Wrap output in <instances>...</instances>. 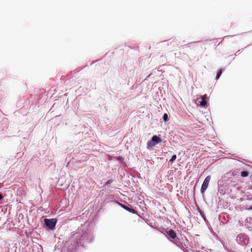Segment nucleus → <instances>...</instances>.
Segmentation results:
<instances>
[{
    "instance_id": "1",
    "label": "nucleus",
    "mask_w": 252,
    "mask_h": 252,
    "mask_svg": "<svg viewBox=\"0 0 252 252\" xmlns=\"http://www.w3.org/2000/svg\"><path fill=\"white\" fill-rule=\"evenodd\" d=\"M44 222L46 225L50 229H53L55 227L57 221L55 219H44Z\"/></svg>"
},
{
    "instance_id": "2",
    "label": "nucleus",
    "mask_w": 252,
    "mask_h": 252,
    "mask_svg": "<svg viewBox=\"0 0 252 252\" xmlns=\"http://www.w3.org/2000/svg\"><path fill=\"white\" fill-rule=\"evenodd\" d=\"M211 179V177L210 175L207 176L205 179L201 188V192L202 193L204 192L207 189Z\"/></svg>"
},
{
    "instance_id": "3",
    "label": "nucleus",
    "mask_w": 252,
    "mask_h": 252,
    "mask_svg": "<svg viewBox=\"0 0 252 252\" xmlns=\"http://www.w3.org/2000/svg\"><path fill=\"white\" fill-rule=\"evenodd\" d=\"M17 194L19 196H25L26 194V191L24 190L23 188H19L17 190Z\"/></svg>"
},
{
    "instance_id": "4",
    "label": "nucleus",
    "mask_w": 252,
    "mask_h": 252,
    "mask_svg": "<svg viewBox=\"0 0 252 252\" xmlns=\"http://www.w3.org/2000/svg\"><path fill=\"white\" fill-rule=\"evenodd\" d=\"M166 233L168 235V236L172 239H175L177 236L175 232L171 229L169 230L168 231H167Z\"/></svg>"
},
{
    "instance_id": "5",
    "label": "nucleus",
    "mask_w": 252,
    "mask_h": 252,
    "mask_svg": "<svg viewBox=\"0 0 252 252\" xmlns=\"http://www.w3.org/2000/svg\"><path fill=\"white\" fill-rule=\"evenodd\" d=\"M207 98V94H205L203 95L201 98V100L199 101L198 102L200 103V105L202 106H204L206 105V99Z\"/></svg>"
},
{
    "instance_id": "6",
    "label": "nucleus",
    "mask_w": 252,
    "mask_h": 252,
    "mask_svg": "<svg viewBox=\"0 0 252 252\" xmlns=\"http://www.w3.org/2000/svg\"><path fill=\"white\" fill-rule=\"evenodd\" d=\"M120 204L123 208H124L126 210L128 211V212H129L131 213H133V214L135 213L136 211L134 209L130 208L128 207H127V206L124 205L123 204Z\"/></svg>"
},
{
    "instance_id": "7",
    "label": "nucleus",
    "mask_w": 252,
    "mask_h": 252,
    "mask_svg": "<svg viewBox=\"0 0 252 252\" xmlns=\"http://www.w3.org/2000/svg\"><path fill=\"white\" fill-rule=\"evenodd\" d=\"M152 140L156 143H159L161 141V139L157 135L153 136L152 138Z\"/></svg>"
},
{
    "instance_id": "8",
    "label": "nucleus",
    "mask_w": 252,
    "mask_h": 252,
    "mask_svg": "<svg viewBox=\"0 0 252 252\" xmlns=\"http://www.w3.org/2000/svg\"><path fill=\"white\" fill-rule=\"evenodd\" d=\"M248 175H249V173H248V172H247L246 171H243L241 172V176L243 177H246L248 176Z\"/></svg>"
},
{
    "instance_id": "9",
    "label": "nucleus",
    "mask_w": 252,
    "mask_h": 252,
    "mask_svg": "<svg viewBox=\"0 0 252 252\" xmlns=\"http://www.w3.org/2000/svg\"><path fill=\"white\" fill-rule=\"evenodd\" d=\"M163 120L165 121V122H167L168 121V115L166 113H165L164 115H163Z\"/></svg>"
},
{
    "instance_id": "10",
    "label": "nucleus",
    "mask_w": 252,
    "mask_h": 252,
    "mask_svg": "<svg viewBox=\"0 0 252 252\" xmlns=\"http://www.w3.org/2000/svg\"><path fill=\"white\" fill-rule=\"evenodd\" d=\"M222 73V70L220 69L219 70V71L217 73V76H216V79L218 80L220 77L221 74Z\"/></svg>"
},
{
    "instance_id": "11",
    "label": "nucleus",
    "mask_w": 252,
    "mask_h": 252,
    "mask_svg": "<svg viewBox=\"0 0 252 252\" xmlns=\"http://www.w3.org/2000/svg\"><path fill=\"white\" fill-rule=\"evenodd\" d=\"M177 156L176 155H174L172 156L171 158L169 160V161L171 163L173 162V161L176 159Z\"/></svg>"
},
{
    "instance_id": "12",
    "label": "nucleus",
    "mask_w": 252,
    "mask_h": 252,
    "mask_svg": "<svg viewBox=\"0 0 252 252\" xmlns=\"http://www.w3.org/2000/svg\"><path fill=\"white\" fill-rule=\"evenodd\" d=\"M112 182H113V180H111V179L109 180L106 183V185L111 184Z\"/></svg>"
},
{
    "instance_id": "13",
    "label": "nucleus",
    "mask_w": 252,
    "mask_h": 252,
    "mask_svg": "<svg viewBox=\"0 0 252 252\" xmlns=\"http://www.w3.org/2000/svg\"><path fill=\"white\" fill-rule=\"evenodd\" d=\"M2 195L1 194H0V200L2 199Z\"/></svg>"
},
{
    "instance_id": "14",
    "label": "nucleus",
    "mask_w": 252,
    "mask_h": 252,
    "mask_svg": "<svg viewBox=\"0 0 252 252\" xmlns=\"http://www.w3.org/2000/svg\"><path fill=\"white\" fill-rule=\"evenodd\" d=\"M249 209L250 210H252V206L251 207H250Z\"/></svg>"
},
{
    "instance_id": "15",
    "label": "nucleus",
    "mask_w": 252,
    "mask_h": 252,
    "mask_svg": "<svg viewBox=\"0 0 252 252\" xmlns=\"http://www.w3.org/2000/svg\"><path fill=\"white\" fill-rule=\"evenodd\" d=\"M251 251L252 252V248H251Z\"/></svg>"
}]
</instances>
